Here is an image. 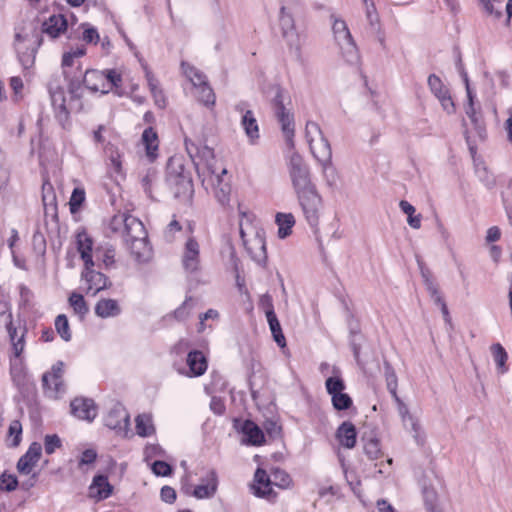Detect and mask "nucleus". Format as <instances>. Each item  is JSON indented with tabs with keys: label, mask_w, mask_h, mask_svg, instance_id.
I'll return each mask as SVG.
<instances>
[{
	"label": "nucleus",
	"mask_w": 512,
	"mask_h": 512,
	"mask_svg": "<svg viewBox=\"0 0 512 512\" xmlns=\"http://www.w3.org/2000/svg\"><path fill=\"white\" fill-rule=\"evenodd\" d=\"M110 226L114 232L121 234L125 245L138 262L149 260L151 247L147 231L138 218L128 214L116 215L112 218Z\"/></svg>",
	"instance_id": "nucleus-1"
},
{
	"label": "nucleus",
	"mask_w": 512,
	"mask_h": 512,
	"mask_svg": "<svg viewBox=\"0 0 512 512\" xmlns=\"http://www.w3.org/2000/svg\"><path fill=\"white\" fill-rule=\"evenodd\" d=\"M240 216V236L246 251L256 263L265 264L267 252L263 230L252 226V214L240 212Z\"/></svg>",
	"instance_id": "nucleus-2"
},
{
	"label": "nucleus",
	"mask_w": 512,
	"mask_h": 512,
	"mask_svg": "<svg viewBox=\"0 0 512 512\" xmlns=\"http://www.w3.org/2000/svg\"><path fill=\"white\" fill-rule=\"evenodd\" d=\"M84 86L92 92L107 94L122 85V76L115 69H88L83 75Z\"/></svg>",
	"instance_id": "nucleus-3"
},
{
	"label": "nucleus",
	"mask_w": 512,
	"mask_h": 512,
	"mask_svg": "<svg viewBox=\"0 0 512 512\" xmlns=\"http://www.w3.org/2000/svg\"><path fill=\"white\" fill-rule=\"evenodd\" d=\"M167 182L173 190L175 198H190L193 194L191 174L181 162L171 160L168 165Z\"/></svg>",
	"instance_id": "nucleus-4"
},
{
	"label": "nucleus",
	"mask_w": 512,
	"mask_h": 512,
	"mask_svg": "<svg viewBox=\"0 0 512 512\" xmlns=\"http://www.w3.org/2000/svg\"><path fill=\"white\" fill-rule=\"evenodd\" d=\"M306 222L312 229L319 225L320 213L323 208L322 197L316 186L295 193Z\"/></svg>",
	"instance_id": "nucleus-5"
},
{
	"label": "nucleus",
	"mask_w": 512,
	"mask_h": 512,
	"mask_svg": "<svg viewBox=\"0 0 512 512\" xmlns=\"http://www.w3.org/2000/svg\"><path fill=\"white\" fill-rule=\"evenodd\" d=\"M274 97L271 100L272 109L277 121L281 125L282 132L287 142L293 145L294 117L284 105V90L276 85L273 88Z\"/></svg>",
	"instance_id": "nucleus-6"
},
{
	"label": "nucleus",
	"mask_w": 512,
	"mask_h": 512,
	"mask_svg": "<svg viewBox=\"0 0 512 512\" xmlns=\"http://www.w3.org/2000/svg\"><path fill=\"white\" fill-rule=\"evenodd\" d=\"M287 168L295 193L315 186L311 181L309 167L297 152L291 154Z\"/></svg>",
	"instance_id": "nucleus-7"
},
{
	"label": "nucleus",
	"mask_w": 512,
	"mask_h": 512,
	"mask_svg": "<svg viewBox=\"0 0 512 512\" xmlns=\"http://www.w3.org/2000/svg\"><path fill=\"white\" fill-rule=\"evenodd\" d=\"M457 68H458L459 73L463 79V82H464L465 88H466V93H467L468 103L465 106V113L471 120V122L474 126V129L477 132L478 137L481 140H484L486 137V129L483 125L481 113H480V111H477V109L475 107V104H474L475 95L470 87L469 78H468V75L463 67L462 60H461L460 56L458 57V60H457Z\"/></svg>",
	"instance_id": "nucleus-8"
},
{
	"label": "nucleus",
	"mask_w": 512,
	"mask_h": 512,
	"mask_svg": "<svg viewBox=\"0 0 512 512\" xmlns=\"http://www.w3.org/2000/svg\"><path fill=\"white\" fill-rule=\"evenodd\" d=\"M64 363L62 361L56 362L50 372H46L42 376V386L45 395L50 398L56 399L65 392V385L63 382Z\"/></svg>",
	"instance_id": "nucleus-9"
},
{
	"label": "nucleus",
	"mask_w": 512,
	"mask_h": 512,
	"mask_svg": "<svg viewBox=\"0 0 512 512\" xmlns=\"http://www.w3.org/2000/svg\"><path fill=\"white\" fill-rule=\"evenodd\" d=\"M363 4L365 7V15L367 21L364 34L367 37L375 38L380 43V45L385 48V33L382 29L380 17L375 7L374 1L370 0L363 2Z\"/></svg>",
	"instance_id": "nucleus-10"
},
{
	"label": "nucleus",
	"mask_w": 512,
	"mask_h": 512,
	"mask_svg": "<svg viewBox=\"0 0 512 512\" xmlns=\"http://www.w3.org/2000/svg\"><path fill=\"white\" fill-rule=\"evenodd\" d=\"M181 263L183 269L190 274L198 272L201 268L200 245L193 236L188 237L184 244Z\"/></svg>",
	"instance_id": "nucleus-11"
},
{
	"label": "nucleus",
	"mask_w": 512,
	"mask_h": 512,
	"mask_svg": "<svg viewBox=\"0 0 512 512\" xmlns=\"http://www.w3.org/2000/svg\"><path fill=\"white\" fill-rule=\"evenodd\" d=\"M93 267L94 266L90 265L85 266L81 277L87 285L85 293L87 295L96 296L100 291L111 287L112 283L105 274L95 271Z\"/></svg>",
	"instance_id": "nucleus-12"
},
{
	"label": "nucleus",
	"mask_w": 512,
	"mask_h": 512,
	"mask_svg": "<svg viewBox=\"0 0 512 512\" xmlns=\"http://www.w3.org/2000/svg\"><path fill=\"white\" fill-rule=\"evenodd\" d=\"M334 37L339 45L346 44L347 51L345 57L348 62H353L357 59L356 45L353 41L352 35L348 29L346 22L342 19H335L332 25Z\"/></svg>",
	"instance_id": "nucleus-13"
},
{
	"label": "nucleus",
	"mask_w": 512,
	"mask_h": 512,
	"mask_svg": "<svg viewBox=\"0 0 512 512\" xmlns=\"http://www.w3.org/2000/svg\"><path fill=\"white\" fill-rule=\"evenodd\" d=\"M299 4L300 3L297 2L294 6L282 5L280 8L279 25L283 38L290 46L296 44L297 33L292 11Z\"/></svg>",
	"instance_id": "nucleus-14"
},
{
	"label": "nucleus",
	"mask_w": 512,
	"mask_h": 512,
	"mask_svg": "<svg viewBox=\"0 0 512 512\" xmlns=\"http://www.w3.org/2000/svg\"><path fill=\"white\" fill-rule=\"evenodd\" d=\"M70 408L73 416L87 422H92L98 414L97 406L90 398L76 397L71 401Z\"/></svg>",
	"instance_id": "nucleus-15"
},
{
	"label": "nucleus",
	"mask_w": 512,
	"mask_h": 512,
	"mask_svg": "<svg viewBox=\"0 0 512 512\" xmlns=\"http://www.w3.org/2000/svg\"><path fill=\"white\" fill-rule=\"evenodd\" d=\"M186 144V150L192 159L194 165L196 168H198L200 165H205L211 173H215V171L212 169L211 162L214 160V151L210 147L204 145V146H197L194 143H189L188 141L185 142Z\"/></svg>",
	"instance_id": "nucleus-16"
},
{
	"label": "nucleus",
	"mask_w": 512,
	"mask_h": 512,
	"mask_svg": "<svg viewBox=\"0 0 512 512\" xmlns=\"http://www.w3.org/2000/svg\"><path fill=\"white\" fill-rule=\"evenodd\" d=\"M130 424L127 410L119 403L113 406L105 417V425L113 430L126 432Z\"/></svg>",
	"instance_id": "nucleus-17"
},
{
	"label": "nucleus",
	"mask_w": 512,
	"mask_h": 512,
	"mask_svg": "<svg viewBox=\"0 0 512 512\" xmlns=\"http://www.w3.org/2000/svg\"><path fill=\"white\" fill-rule=\"evenodd\" d=\"M49 93L55 116L59 122L64 125V123L69 119V111L66 107L65 92L60 86H56L55 88L50 86Z\"/></svg>",
	"instance_id": "nucleus-18"
},
{
	"label": "nucleus",
	"mask_w": 512,
	"mask_h": 512,
	"mask_svg": "<svg viewBox=\"0 0 512 512\" xmlns=\"http://www.w3.org/2000/svg\"><path fill=\"white\" fill-rule=\"evenodd\" d=\"M253 493L257 497L272 499L275 497L271 487L272 481L264 469L258 468L254 475Z\"/></svg>",
	"instance_id": "nucleus-19"
},
{
	"label": "nucleus",
	"mask_w": 512,
	"mask_h": 512,
	"mask_svg": "<svg viewBox=\"0 0 512 512\" xmlns=\"http://www.w3.org/2000/svg\"><path fill=\"white\" fill-rule=\"evenodd\" d=\"M218 486L217 473L214 470H210L202 483L197 485L191 493L197 499L211 498L215 495Z\"/></svg>",
	"instance_id": "nucleus-20"
},
{
	"label": "nucleus",
	"mask_w": 512,
	"mask_h": 512,
	"mask_svg": "<svg viewBox=\"0 0 512 512\" xmlns=\"http://www.w3.org/2000/svg\"><path fill=\"white\" fill-rule=\"evenodd\" d=\"M67 27L68 22L64 15L53 14L42 23L41 32L56 39L67 30Z\"/></svg>",
	"instance_id": "nucleus-21"
},
{
	"label": "nucleus",
	"mask_w": 512,
	"mask_h": 512,
	"mask_svg": "<svg viewBox=\"0 0 512 512\" xmlns=\"http://www.w3.org/2000/svg\"><path fill=\"white\" fill-rule=\"evenodd\" d=\"M27 40L26 36H22L20 33L15 35V50L18 55V60L24 69H28L33 66L36 55V48L24 46V42Z\"/></svg>",
	"instance_id": "nucleus-22"
},
{
	"label": "nucleus",
	"mask_w": 512,
	"mask_h": 512,
	"mask_svg": "<svg viewBox=\"0 0 512 512\" xmlns=\"http://www.w3.org/2000/svg\"><path fill=\"white\" fill-rule=\"evenodd\" d=\"M113 492V486L108 477L102 474L95 475L89 487V495L97 501L107 499Z\"/></svg>",
	"instance_id": "nucleus-23"
},
{
	"label": "nucleus",
	"mask_w": 512,
	"mask_h": 512,
	"mask_svg": "<svg viewBox=\"0 0 512 512\" xmlns=\"http://www.w3.org/2000/svg\"><path fill=\"white\" fill-rule=\"evenodd\" d=\"M309 146L313 156L323 167L331 164L332 150L329 141L324 136L316 139Z\"/></svg>",
	"instance_id": "nucleus-24"
},
{
	"label": "nucleus",
	"mask_w": 512,
	"mask_h": 512,
	"mask_svg": "<svg viewBox=\"0 0 512 512\" xmlns=\"http://www.w3.org/2000/svg\"><path fill=\"white\" fill-rule=\"evenodd\" d=\"M186 362L189 367V372L186 375L189 377H199L203 375L208 367L206 357L199 350L190 351L187 355Z\"/></svg>",
	"instance_id": "nucleus-25"
},
{
	"label": "nucleus",
	"mask_w": 512,
	"mask_h": 512,
	"mask_svg": "<svg viewBox=\"0 0 512 512\" xmlns=\"http://www.w3.org/2000/svg\"><path fill=\"white\" fill-rule=\"evenodd\" d=\"M241 127L243 128L249 143L254 145L260 138V131L257 119L252 110H246L241 117Z\"/></svg>",
	"instance_id": "nucleus-26"
},
{
	"label": "nucleus",
	"mask_w": 512,
	"mask_h": 512,
	"mask_svg": "<svg viewBox=\"0 0 512 512\" xmlns=\"http://www.w3.org/2000/svg\"><path fill=\"white\" fill-rule=\"evenodd\" d=\"M336 438L343 447L347 449L354 448L357 439L355 425L350 421L343 422L336 431Z\"/></svg>",
	"instance_id": "nucleus-27"
},
{
	"label": "nucleus",
	"mask_w": 512,
	"mask_h": 512,
	"mask_svg": "<svg viewBox=\"0 0 512 512\" xmlns=\"http://www.w3.org/2000/svg\"><path fill=\"white\" fill-rule=\"evenodd\" d=\"M241 432L246 437L244 442L249 445L259 446L265 442V436L262 429L251 420H245L243 422Z\"/></svg>",
	"instance_id": "nucleus-28"
},
{
	"label": "nucleus",
	"mask_w": 512,
	"mask_h": 512,
	"mask_svg": "<svg viewBox=\"0 0 512 512\" xmlns=\"http://www.w3.org/2000/svg\"><path fill=\"white\" fill-rule=\"evenodd\" d=\"M77 250L80 253L82 260L84 261L85 266H94V262L92 259V248H93V240L92 238L85 232H79L77 234Z\"/></svg>",
	"instance_id": "nucleus-29"
},
{
	"label": "nucleus",
	"mask_w": 512,
	"mask_h": 512,
	"mask_svg": "<svg viewBox=\"0 0 512 512\" xmlns=\"http://www.w3.org/2000/svg\"><path fill=\"white\" fill-rule=\"evenodd\" d=\"M120 313L121 308L114 299H100L95 305V314L100 318L116 317Z\"/></svg>",
	"instance_id": "nucleus-30"
},
{
	"label": "nucleus",
	"mask_w": 512,
	"mask_h": 512,
	"mask_svg": "<svg viewBox=\"0 0 512 512\" xmlns=\"http://www.w3.org/2000/svg\"><path fill=\"white\" fill-rule=\"evenodd\" d=\"M275 222L278 225V236L281 239L288 237L292 233L295 225V217L292 213H277Z\"/></svg>",
	"instance_id": "nucleus-31"
},
{
	"label": "nucleus",
	"mask_w": 512,
	"mask_h": 512,
	"mask_svg": "<svg viewBox=\"0 0 512 512\" xmlns=\"http://www.w3.org/2000/svg\"><path fill=\"white\" fill-rule=\"evenodd\" d=\"M142 142L146 149V154L150 160H154L157 156L158 150V136L152 127L146 128L142 133Z\"/></svg>",
	"instance_id": "nucleus-32"
},
{
	"label": "nucleus",
	"mask_w": 512,
	"mask_h": 512,
	"mask_svg": "<svg viewBox=\"0 0 512 512\" xmlns=\"http://www.w3.org/2000/svg\"><path fill=\"white\" fill-rule=\"evenodd\" d=\"M422 496L427 512H441L438 507V494L432 486H428L425 481L421 483Z\"/></svg>",
	"instance_id": "nucleus-33"
},
{
	"label": "nucleus",
	"mask_w": 512,
	"mask_h": 512,
	"mask_svg": "<svg viewBox=\"0 0 512 512\" xmlns=\"http://www.w3.org/2000/svg\"><path fill=\"white\" fill-rule=\"evenodd\" d=\"M418 267L420 270L421 277L423 279L424 285L430 296H437V292H439V288L437 283L435 282L432 272L429 268L426 267L424 262L421 259H417Z\"/></svg>",
	"instance_id": "nucleus-34"
},
{
	"label": "nucleus",
	"mask_w": 512,
	"mask_h": 512,
	"mask_svg": "<svg viewBox=\"0 0 512 512\" xmlns=\"http://www.w3.org/2000/svg\"><path fill=\"white\" fill-rule=\"evenodd\" d=\"M384 375L386 380L387 389L395 399L396 402H400V398L397 394L398 379L392 365L385 361L384 362Z\"/></svg>",
	"instance_id": "nucleus-35"
},
{
	"label": "nucleus",
	"mask_w": 512,
	"mask_h": 512,
	"mask_svg": "<svg viewBox=\"0 0 512 512\" xmlns=\"http://www.w3.org/2000/svg\"><path fill=\"white\" fill-rule=\"evenodd\" d=\"M493 359L497 365L499 373L504 374L508 371L506 362L508 360V354L504 347L500 343H495L490 347Z\"/></svg>",
	"instance_id": "nucleus-36"
},
{
	"label": "nucleus",
	"mask_w": 512,
	"mask_h": 512,
	"mask_svg": "<svg viewBox=\"0 0 512 512\" xmlns=\"http://www.w3.org/2000/svg\"><path fill=\"white\" fill-rule=\"evenodd\" d=\"M65 79L68 81V91L71 95V98L80 99L81 97V87L83 84V76L80 72L79 76H70L67 70L63 71Z\"/></svg>",
	"instance_id": "nucleus-37"
},
{
	"label": "nucleus",
	"mask_w": 512,
	"mask_h": 512,
	"mask_svg": "<svg viewBox=\"0 0 512 512\" xmlns=\"http://www.w3.org/2000/svg\"><path fill=\"white\" fill-rule=\"evenodd\" d=\"M136 431L139 436L147 437L154 433V426L149 415L142 414L136 417Z\"/></svg>",
	"instance_id": "nucleus-38"
},
{
	"label": "nucleus",
	"mask_w": 512,
	"mask_h": 512,
	"mask_svg": "<svg viewBox=\"0 0 512 512\" xmlns=\"http://www.w3.org/2000/svg\"><path fill=\"white\" fill-rule=\"evenodd\" d=\"M181 67L183 69L184 74L189 78L192 84L197 87L200 84H204L206 81V76L200 72L197 68L190 65L189 63L182 62Z\"/></svg>",
	"instance_id": "nucleus-39"
},
{
	"label": "nucleus",
	"mask_w": 512,
	"mask_h": 512,
	"mask_svg": "<svg viewBox=\"0 0 512 512\" xmlns=\"http://www.w3.org/2000/svg\"><path fill=\"white\" fill-rule=\"evenodd\" d=\"M69 304L80 317H84L89 312L88 305L82 294L72 292L69 297Z\"/></svg>",
	"instance_id": "nucleus-40"
},
{
	"label": "nucleus",
	"mask_w": 512,
	"mask_h": 512,
	"mask_svg": "<svg viewBox=\"0 0 512 512\" xmlns=\"http://www.w3.org/2000/svg\"><path fill=\"white\" fill-rule=\"evenodd\" d=\"M196 88L198 91L197 98L201 103L208 107L215 104V94L207 82L198 85Z\"/></svg>",
	"instance_id": "nucleus-41"
},
{
	"label": "nucleus",
	"mask_w": 512,
	"mask_h": 512,
	"mask_svg": "<svg viewBox=\"0 0 512 512\" xmlns=\"http://www.w3.org/2000/svg\"><path fill=\"white\" fill-rule=\"evenodd\" d=\"M55 329L60 337L68 342L71 340L72 335L70 331V326L68 322V318L65 314H60L55 319Z\"/></svg>",
	"instance_id": "nucleus-42"
},
{
	"label": "nucleus",
	"mask_w": 512,
	"mask_h": 512,
	"mask_svg": "<svg viewBox=\"0 0 512 512\" xmlns=\"http://www.w3.org/2000/svg\"><path fill=\"white\" fill-rule=\"evenodd\" d=\"M105 152L110 160L111 168L113 172L116 174L122 173V162H121V154L119 150L112 144L107 145L105 148Z\"/></svg>",
	"instance_id": "nucleus-43"
},
{
	"label": "nucleus",
	"mask_w": 512,
	"mask_h": 512,
	"mask_svg": "<svg viewBox=\"0 0 512 512\" xmlns=\"http://www.w3.org/2000/svg\"><path fill=\"white\" fill-rule=\"evenodd\" d=\"M475 172H476V175L477 177L479 178V180L488 188V189H492L495 184H496V180H495V177L493 176V174H491L486 166L481 163V164H476L475 166Z\"/></svg>",
	"instance_id": "nucleus-44"
},
{
	"label": "nucleus",
	"mask_w": 512,
	"mask_h": 512,
	"mask_svg": "<svg viewBox=\"0 0 512 512\" xmlns=\"http://www.w3.org/2000/svg\"><path fill=\"white\" fill-rule=\"evenodd\" d=\"M146 80L148 83V87L155 98V101L157 104L160 103V101L164 102V95L162 90L159 87V82L156 79V77L153 75V73L146 69Z\"/></svg>",
	"instance_id": "nucleus-45"
},
{
	"label": "nucleus",
	"mask_w": 512,
	"mask_h": 512,
	"mask_svg": "<svg viewBox=\"0 0 512 512\" xmlns=\"http://www.w3.org/2000/svg\"><path fill=\"white\" fill-rule=\"evenodd\" d=\"M428 86L436 98L446 95L449 92L448 88L436 74L429 75Z\"/></svg>",
	"instance_id": "nucleus-46"
},
{
	"label": "nucleus",
	"mask_w": 512,
	"mask_h": 512,
	"mask_svg": "<svg viewBox=\"0 0 512 512\" xmlns=\"http://www.w3.org/2000/svg\"><path fill=\"white\" fill-rule=\"evenodd\" d=\"M80 28L82 32V40L87 44H97L100 41V36L97 29L89 23H82Z\"/></svg>",
	"instance_id": "nucleus-47"
},
{
	"label": "nucleus",
	"mask_w": 512,
	"mask_h": 512,
	"mask_svg": "<svg viewBox=\"0 0 512 512\" xmlns=\"http://www.w3.org/2000/svg\"><path fill=\"white\" fill-rule=\"evenodd\" d=\"M333 407L338 410H347L353 405L351 397L343 391L331 397Z\"/></svg>",
	"instance_id": "nucleus-48"
},
{
	"label": "nucleus",
	"mask_w": 512,
	"mask_h": 512,
	"mask_svg": "<svg viewBox=\"0 0 512 512\" xmlns=\"http://www.w3.org/2000/svg\"><path fill=\"white\" fill-rule=\"evenodd\" d=\"M325 387L327 390V393L331 395H336L345 389V383L342 378L339 376H333L326 379Z\"/></svg>",
	"instance_id": "nucleus-49"
},
{
	"label": "nucleus",
	"mask_w": 512,
	"mask_h": 512,
	"mask_svg": "<svg viewBox=\"0 0 512 512\" xmlns=\"http://www.w3.org/2000/svg\"><path fill=\"white\" fill-rule=\"evenodd\" d=\"M85 201V191L82 188H75L69 200L71 213H76L80 210L83 202Z\"/></svg>",
	"instance_id": "nucleus-50"
},
{
	"label": "nucleus",
	"mask_w": 512,
	"mask_h": 512,
	"mask_svg": "<svg viewBox=\"0 0 512 512\" xmlns=\"http://www.w3.org/2000/svg\"><path fill=\"white\" fill-rule=\"evenodd\" d=\"M158 180V175L154 170H148L145 176H143L141 183L145 193L151 198L154 199L152 188L156 184Z\"/></svg>",
	"instance_id": "nucleus-51"
},
{
	"label": "nucleus",
	"mask_w": 512,
	"mask_h": 512,
	"mask_svg": "<svg viewBox=\"0 0 512 512\" xmlns=\"http://www.w3.org/2000/svg\"><path fill=\"white\" fill-rule=\"evenodd\" d=\"M364 453L368 456L369 459L374 460L377 459L380 454V443L376 438H371L367 440L364 444Z\"/></svg>",
	"instance_id": "nucleus-52"
},
{
	"label": "nucleus",
	"mask_w": 512,
	"mask_h": 512,
	"mask_svg": "<svg viewBox=\"0 0 512 512\" xmlns=\"http://www.w3.org/2000/svg\"><path fill=\"white\" fill-rule=\"evenodd\" d=\"M306 138L308 143H314L316 139L324 136L320 126L314 121H308L306 123Z\"/></svg>",
	"instance_id": "nucleus-53"
},
{
	"label": "nucleus",
	"mask_w": 512,
	"mask_h": 512,
	"mask_svg": "<svg viewBox=\"0 0 512 512\" xmlns=\"http://www.w3.org/2000/svg\"><path fill=\"white\" fill-rule=\"evenodd\" d=\"M22 425L19 421L15 420L10 423L8 429L9 437H12L11 446L16 447L21 441Z\"/></svg>",
	"instance_id": "nucleus-54"
},
{
	"label": "nucleus",
	"mask_w": 512,
	"mask_h": 512,
	"mask_svg": "<svg viewBox=\"0 0 512 512\" xmlns=\"http://www.w3.org/2000/svg\"><path fill=\"white\" fill-rule=\"evenodd\" d=\"M18 486V480L15 475L3 473L0 476V488L5 491H14Z\"/></svg>",
	"instance_id": "nucleus-55"
},
{
	"label": "nucleus",
	"mask_w": 512,
	"mask_h": 512,
	"mask_svg": "<svg viewBox=\"0 0 512 512\" xmlns=\"http://www.w3.org/2000/svg\"><path fill=\"white\" fill-rule=\"evenodd\" d=\"M151 469L157 476H170L173 472L172 466L161 460L154 461L152 463Z\"/></svg>",
	"instance_id": "nucleus-56"
},
{
	"label": "nucleus",
	"mask_w": 512,
	"mask_h": 512,
	"mask_svg": "<svg viewBox=\"0 0 512 512\" xmlns=\"http://www.w3.org/2000/svg\"><path fill=\"white\" fill-rule=\"evenodd\" d=\"M272 476L274 484L281 488L288 487L291 482L290 476L284 470L279 468L273 470Z\"/></svg>",
	"instance_id": "nucleus-57"
},
{
	"label": "nucleus",
	"mask_w": 512,
	"mask_h": 512,
	"mask_svg": "<svg viewBox=\"0 0 512 512\" xmlns=\"http://www.w3.org/2000/svg\"><path fill=\"white\" fill-rule=\"evenodd\" d=\"M230 190L231 189L228 184H224L215 188V197L222 206H225L229 203Z\"/></svg>",
	"instance_id": "nucleus-58"
},
{
	"label": "nucleus",
	"mask_w": 512,
	"mask_h": 512,
	"mask_svg": "<svg viewBox=\"0 0 512 512\" xmlns=\"http://www.w3.org/2000/svg\"><path fill=\"white\" fill-rule=\"evenodd\" d=\"M35 465H36L35 462H33L32 460H29L28 457L23 455L18 460L17 470L22 475H29L32 472Z\"/></svg>",
	"instance_id": "nucleus-59"
},
{
	"label": "nucleus",
	"mask_w": 512,
	"mask_h": 512,
	"mask_svg": "<svg viewBox=\"0 0 512 512\" xmlns=\"http://www.w3.org/2000/svg\"><path fill=\"white\" fill-rule=\"evenodd\" d=\"M32 245L37 253L44 254L46 251V239L39 231H35L32 237Z\"/></svg>",
	"instance_id": "nucleus-60"
},
{
	"label": "nucleus",
	"mask_w": 512,
	"mask_h": 512,
	"mask_svg": "<svg viewBox=\"0 0 512 512\" xmlns=\"http://www.w3.org/2000/svg\"><path fill=\"white\" fill-rule=\"evenodd\" d=\"M60 446H61V440L56 434L46 435L45 442H44V448H45V452L47 454L50 455V454L54 453L55 450L57 448H59Z\"/></svg>",
	"instance_id": "nucleus-61"
},
{
	"label": "nucleus",
	"mask_w": 512,
	"mask_h": 512,
	"mask_svg": "<svg viewBox=\"0 0 512 512\" xmlns=\"http://www.w3.org/2000/svg\"><path fill=\"white\" fill-rule=\"evenodd\" d=\"M190 300H191L190 298L189 299L187 298L183 302V304L174 311V317L177 320L183 321L188 318L190 311L192 309V305L189 303Z\"/></svg>",
	"instance_id": "nucleus-62"
},
{
	"label": "nucleus",
	"mask_w": 512,
	"mask_h": 512,
	"mask_svg": "<svg viewBox=\"0 0 512 512\" xmlns=\"http://www.w3.org/2000/svg\"><path fill=\"white\" fill-rule=\"evenodd\" d=\"M41 453H42V446L40 443L38 442H33L27 452L24 454L26 457L29 458V460H32L33 462H35L37 464V462L39 461L40 457H41Z\"/></svg>",
	"instance_id": "nucleus-63"
},
{
	"label": "nucleus",
	"mask_w": 512,
	"mask_h": 512,
	"mask_svg": "<svg viewBox=\"0 0 512 512\" xmlns=\"http://www.w3.org/2000/svg\"><path fill=\"white\" fill-rule=\"evenodd\" d=\"M161 500L168 504H173L176 500V491L171 486H163L160 491Z\"/></svg>",
	"instance_id": "nucleus-64"
}]
</instances>
